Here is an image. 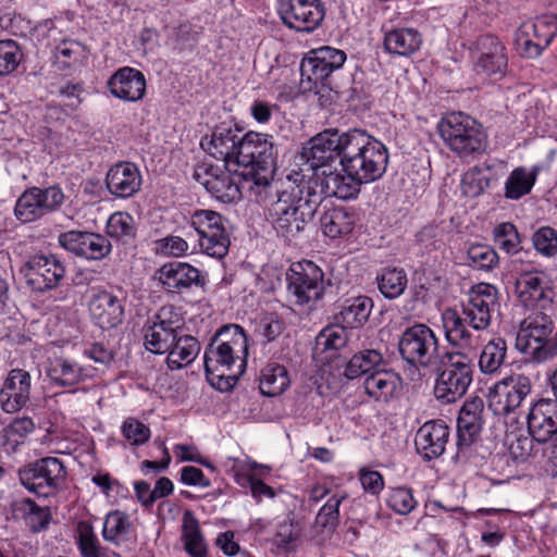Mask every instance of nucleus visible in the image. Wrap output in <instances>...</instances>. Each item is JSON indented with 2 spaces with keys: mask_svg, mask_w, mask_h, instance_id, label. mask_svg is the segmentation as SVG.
<instances>
[{
  "mask_svg": "<svg viewBox=\"0 0 557 557\" xmlns=\"http://www.w3.org/2000/svg\"><path fill=\"white\" fill-rule=\"evenodd\" d=\"M397 349L401 360L416 370H429L441 358L435 332L424 323H414L400 334Z\"/></svg>",
  "mask_w": 557,
  "mask_h": 557,
  "instance_id": "8",
  "label": "nucleus"
},
{
  "mask_svg": "<svg viewBox=\"0 0 557 557\" xmlns=\"http://www.w3.org/2000/svg\"><path fill=\"white\" fill-rule=\"evenodd\" d=\"M131 525L125 512L114 510L106 518L102 536L108 542L116 543L121 535L128 533Z\"/></svg>",
  "mask_w": 557,
  "mask_h": 557,
  "instance_id": "62",
  "label": "nucleus"
},
{
  "mask_svg": "<svg viewBox=\"0 0 557 557\" xmlns=\"http://www.w3.org/2000/svg\"><path fill=\"white\" fill-rule=\"evenodd\" d=\"M375 281L380 293L388 300L399 298L408 285L406 271L403 268L391 265L382 268L376 274Z\"/></svg>",
  "mask_w": 557,
  "mask_h": 557,
  "instance_id": "41",
  "label": "nucleus"
},
{
  "mask_svg": "<svg viewBox=\"0 0 557 557\" xmlns=\"http://www.w3.org/2000/svg\"><path fill=\"white\" fill-rule=\"evenodd\" d=\"M190 225L201 238L215 231H221V227L224 226V218L216 211L198 209L190 215Z\"/></svg>",
  "mask_w": 557,
  "mask_h": 557,
  "instance_id": "56",
  "label": "nucleus"
},
{
  "mask_svg": "<svg viewBox=\"0 0 557 557\" xmlns=\"http://www.w3.org/2000/svg\"><path fill=\"white\" fill-rule=\"evenodd\" d=\"M437 132L446 146L461 157L481 154L488 146L483 125L461 112L446 114L437 124Z\"/></svg>",
  "mask_w": 557,
  "mask_h": 557,
  "instance_id": "6",
  "label": "nucleus"
},
{
  "mask_svg": "<svg viewBox=\"0 0 557 557\" xmlns=\"http://www.w3.org/2000/svg\"><path fill=\"white\" fill-rule=\"evenodd\" d=\"M121 433L131 446L136 447L146 444L151 436L149 426L134 417H128L124 420Z\"/></svg>",
  "mask_w": 557,
  "mask_h": 557,
  "instance_id": "63",
  "label": "nucleus"
},
{
  "mask_svg": "<svg viewBox=\"0 0 557 557\" xmlns=\"http://www.w3.org/2000/svg\"><path fill=\"white\" fill-rule=\"evenodd\" d=\"M220 345L228 346L231 350L240 360V371L243 373L247 367L249 355L248 335L244 327L239 324L228 323L216 330L212 336Z\"/></svg>",
  "mask_w": 557,
  "mask_h": 557,
  "instance_id": "32",
  "label": "nucleus"
},
{
  "mask_svg": "<svg viewBox=\"0 0 557 557\" xmlns=\"http://www.w3.org/2000/svg\"><path fill=\"white\" fill-rule=\"evenodd\" d=\"M67 472L57 457H45L18 470L21 484L38 497L57 494L64 485Z\"/></svg>",
  "mask_w": 557,
  "mask_h": 557,
  "instance_id": "10",
  "label": "nucleus"
},
{
  "mask_svg": "<svg viewBox=\"0 0 557 557\" xmlns=\"http://www.w3.org/2000/svg\"><path fill=\"white\" fill-rule=\"evenodd\" d=\"M347 327L337 324L324 327L317 336V346L322 348V351L338 350L347 344Z\"/></svg>",
  "mask_w": 557,
  "mask_h": 557,
  "instance_id": "61",
  "label": "nucleus"
},
{
  "mask_svg": "<svg viewBox=\"0 0 557 557\" xmlns=\"http://www.w3.org/2000/svg\"><path fill=\"white\" fill-rule=\"evenodd\" d=\"M236 359L238 357L228 346L220 345L211 337L203 354L205 374L210 375L212 372H219L220 370H230Z\"/></svg>",
  "mask_w": 557,
  "mask_h": 557,
  "instance_id": "48",
  "label": "nucleus"
},
{
  "mask_svg": "<svg viewBox=\"0 0 557 557\" xmlns=\"http://www.w3.org/2000/svg\"><path fill=\"white\" fill-rule=\"evenodd\" d=\"M539 172L537 166H533L530 171L524 166L515 168L505 182V198L519 200L529 195L536 182Z\"/></svg>",
  "mask_w": 557,
  "mask_h": 557,
  "instance_id": "42",
  "label": "nucleus"
},
{
  "mask_svg": "<svg viewBox=\"0 0 557 557\" xmlns=\"http://www.w3.org/2000/svg\"><path fill=\"white\" fill-rule=\"evenodd\" d=\"M468 265L476 271L492 272L499 267V255L487 244L473 243L467 249Z\"/></svg>",
  "mask_w": 557,
  "mask_h": 557,
  "instance_id": "50",
  "label": "nucleus"
},
{
  "mask_svg": "<svg viewBox=\"0 0 557 557\" xmlns=\"http://www.w3.org/2000/svg\"><path fill=\"white\" fill-rule=\"evenodd\" d=\"M166 294H182L197 287L206 292L207 274L188 262L170 261L161 265L154 274Z\"/></svg>",
  "mask_w": 557,
  "mask_h": 557,
  "instance_id": "19",
  "label": "nucleus"
},
{
  "mask_svg": "<svg viewBox=\"0 0 557 557\" xmlns=\"http://www.w3.org/2000/svg\"><path fill=\"white\" fill-rule=\"evenodd\" d=\"M492 180V176L481 173L479 166H472L462 176V194L469 198H478L491 187Z\"/></svg>",
  "mask_w": 557,
  "mask_h": 557,
  "instance_id": "59",
  "label": "nucleus"
},
{
  "mask_svg": "<svg viewBox=\"0 0 557 557\" xmlns=\"http://www.w3.org/2000/svg\"><path fill=\"white\" fill-rule=\"evenodd\" d=\"M59 245L74 255L89 261H101L112 252L111 240L100 233L91 231L71 230L58 236Z\"/></svg>",
  "mask_w": 557,
  "mask_h": 557,
  "instance_id": "20",
  "label": "nucleus"
},
{
  "mask_svg": "<svg viewBox=\"0 0 557 557\" xmlns=\"http://www.w3.org/2000/svg\"><path fill=\"white\" fill-rule=\"evenodd\" d=\"M300 154L312 170L337 161L343 173L374 182L386 172L389 158L386 146L360 128H326L304 144Z\"/></svg>",
  "mask_w": 557,
  "mask_h": 557,
  "instance_id": "1",
  "label": "nucleus"
},
{
  "mask_svg": "<svg viewBox=\"0 0 557 557\" xmlns=\"http://www.w3.org/2000/svg\"><path fill=\"white\" fill-rule=\"evenodd\" d=\"M21 273L33 292L44 294L61 285L66 269L54 255L36 253L25 261Z\"/></svg>",
  "mask_w": 557,
  "mask_h": 557,
  "instance_id": "15",
  "label": "nucleus"
},
{
  "mask_svg": "<svg viewBox=\"0 0 557 557\" xmlns=\"http://www.w3.org/2000/svg\"><path fill=\"white\" fill-rule=\"evenodd\" d=\"M76 545L82 557H104L90 521L81 520L76 524Z\"/></svg>",
  "mask_w": 557,
  "mask_h": 557,
  "instance_id": "53",
  "label": "nucleus"
},
{
  "mask_svg": "<svg viewBox=\"0 0 557 557\" xmlns=\"http://www.w3.org/2000/svg\"><path fill=\"white\" fill-rule=\"evenodd\" d=\"M527 29L531 30V36L536 39L545 50L557 35V15L542 14L533 21L524 22Z\"/></svg>",
  "mask_w": 557,
  "mask_h": 557,
  "instance_id": "54",
  "label": "nucleus"
},
{
  "mask_svg": "<svg viewBox=\"0 0 557 557\" xmlns=\"http://www.w3.org/2000/svg\"><path fill=\"white\" fill-rule=\"evenodd\" d=\"M555 322L546 312L523 320L516 337V348L533 362H545L557 356Z\"/></svg>",
  "mask_w": 557,
  "mask_h": 557,
  "instance_id": "7",
  "label": "nucleus"
},
{
  "mask_svg": "<svg viewBox=\"0 0 557 557\" xmlns=\"http://www.w3.org/2000/svg\"><path fill=\"white\" fill-rule=\"evenodd\" d=\"M85 369L77 363L59 357L50 362L47 375L51 382L60 387H72L85 381Z\"/></svg>",
  "mask_w": 557,
  "mask_h": 557,
  "instance_id": "38",
  "label": "nucleus"
},
{
  "mask_svg": "<svg viewBox=\"0 0 557 557\" xmlns=\"http://www.w3.org/2000/svg\"><path fill=\"white\" fill-rule=\"evenodd\" d=\"M532 388L530 376L511 373L488 388L487 407L494 416L506 418L522 405Z\"/></svg>",
  "mask_w": 557,
  "mask_h": 557,
  "instance_id": "11",
  "label": "nucleus"
},
{
  "mask_svg": "<svg viewBox=\"0 0 557 557\" xmlns=\"http://www.w3.org/2000/svg\"><path fill=\"white\" fill-rule=\"evenodd\" d=\"M85 58L83 44L64 39L55 47L53 64L59 71L66 72L79 66Z\"/></svg>",
  "mask_w": 557,
  "mask_h": 557,
  "instance_id": "49",
  "label": "nucleus"
},
{
  "mask_svg": "<svg viewBox=\"0 0 557 557\" xmlns=\"http://www.w3.org/2000/svg\"><path fill=\"white\" fill-rule=\"evenodd\" d=\"M32 377L21 368L12 369L0 388V406L7 413H15L30 399Z\"/></svg>",
  "mask_w": 557,
  "mask_h": 557,
  "instance_id": "24",
  "label": "nucleus"
},
{
  "mask_svg": "<svg viewBox=\"0 0 557 557\" xmlns=\"http://www.w3.org/2000/svg\"><path fill=\"white\" fill-rule=\"evenodd\" d=\"M290 385L287 369L277 362H268L260 371L259 389L263 396L276 397L282 395Z\"/></svg>",
  "mask_w": 557,
  "mask_h": 557,
  "instance_id": "36",
  "label": "nucleus"
},
{
  "mask_svg": "<svg viewBox=\"0 0 557 557\" xmlns=\"http://www.w3.org/2000/svg\"><path fill=\"white\" fill-rule=\"evenodd\" d=\"M88 311L95 325L109 331L122 324L125 309L117 296L106 289H98L90 296Z\"/></svg>",
  "mask_w": 557,
  "mask_h": 557,
  "instance_id": "23",
  "label": "nucleus"
},
{
  "mask_svg": "<svg viewBox=\"0 0 557 557\" xmlns=\"http://www.w3.org/2000/svg\"><path fill=\"white\" fill-rule=\"evenodd\" d=\"M282 23L299 33H312L323 22L325 7L321 0H277Z\"/></svg>",
  "mask_w": 557,
  "mask_h": 557,
  "instance_id": "17",
  "label": "nucleus"
},
{
  "mask_svg": "<svg viewBox=\"0 0 557 557\" xmlns=\"http://www.w3.org/2000/svg\"><path fill=\"white\" fill-rule=\"evenodd\" d=\"M373 300L368 296H357L346 299L341 310L334 315V321L349 330L360 329L369 320Z\"/></svg>",
  "mask_w": 557,
  "mask_h": 557,
  "instance_id": "29",
  "label": "nucleus"
},
{
  "mask_svg": "<svg viewBox=\"0 0 557 557\" xmlns=\"http://www.w3.org/2000/svg\"><path fill=\"white\" fill-rule=\"evenodd\" d=\"M230 245L231 239L225 226H222L221 231H215L199 238L201 251L216 259H222L228 253Z\"/></svg>",
  "mask_w": 557,
  "mask_h": 557,
  "instance_id": "58",
  "label": "nucleus"
},
{
  "mask_svg": "<svg viewBox=\"0 0 557 557\" xmlns=\"http://www.w3.org/2000/svg\"><path fill=\"white\" fill-rule=\"evenodd\" d=\"M527 420L528 434L539 444H546L557 435V401L540 398L529 408Z\"/></svg>",
  "mask_w": 557,
  "mask_h": 557,
  "instance_id": "22",
  "label": "nucleus"
},
{
  "mask_svg": "<svg viewBox=\"0 0 557 557\" xmlns=\"http://www.w3.org/2000/svg\"><path fill=\"white\" fill-rule=\"evenodd\" d=\"M445 336L451 346H470L473 342V333L468 330V320L456 309H447L443 314Z\"/></svg>",
  "mask_w": 557,
  "mask_h": 557,
  "instance_id": "44",
  "label": "nucleus"
},
{
  "mask_svg": "<svg viewBox=\"0 0 557 557\" xmlns=\"http://www.w3.org/2000/svg\"><path fill=\"white\" fill-rule=\"evenodd\" d=\"M22 59V49L15 40H0V76L9 75L15 71Z\"/></svg>",
  "mask_w": 557,
  "mask_h": 557,
  "instance_id": "60",
  "label": "nucleus"
},
{
  "mask_svg": "<svg viewBox=\"0 0 557 557\" xmlns=\"http://www.w3.org/2000/svg\"><path fill=\"white\" fill-rule=\"evenodd\" d=\"M386 505L394 512L407 516L418 505L413 496V490L408 486L391 487L386 497Z\"/></svg>",
  "mask_w": 557,
  "mask_h": 557,
  "instance_id": "57",
  "label": "nucleus"
},
{
  "mask_svg": "<svg viewBox=\"0 0 557 557\" xmlns=\"http://www.w3.org/2000/svg\"><path fill=\"white\" fill-rule=\"evenodd\" d=\"M532 245L536 252L553 257L557 253V231L550 226H541L532 235Z\"/></svg>",
  "mask_w": 557,
  "mask_h": 557,
  "instance_id": "64",
  "label": "nucleus"
},
{
  "mask_svg": "<svg viewBox=\"0 0 557 557\" xmlns=\"http://www.w3.org/2000/svg\"><path fill=\"white\" fill-rule=\"evenodd\" d=\"M421 45L422 36L414 28H393L384 34L383 47L389 54L410 57L420 49Z\"/></svg>",
  "mask_w": 557,
  "mask_h": 557,
  "instance_id": "30",
  "label": "nucleus"
},
{
  "mask_svg": "<svg viewBox=\"0 0 557 557\" xmlns=\"http://www.w3.org/2000/svg\"><path fill=\"white\" fill-rule=\"evenodd\" d=\"M111 95L117 99L136 102L146 94V77L144 73L131 66L115 71L107 82Z\"/></svg>",
  "mask_w": 557,
  "mask_h": 557,
  "instance_id": "27",
  "label": "nucleus"
},
{
  "mask_svg": "<svg viewBox=\"0 0 557 557\" xmlns=\"http://www.w3.org/2000/svg\"><path fill=\"white\" fill-rule=\"evenodd\" d=\"M450 435L449 426L443 420H431L419 428L414 438L416 449L423 460L441 457Z\"/></svg>",
  "mask_w": 557,
  "mask_h": 557,
  "instance_id": "25",
  "label": "nucleus"
},
{
  "mask_svg": "<svg viewBox=\"0 0 557 557\" xmlns=\"http://www.w3.org/2000/svg\"><path fill=\"white\" fill-rule=\"evenodd\" d=\"M301 536V523L295 519L294 513H289L277 524L272 543L280 553L289 554L297 549Z\"/></svg>",
  "mask_w": 557,
  "mask_h": 557,
  "instance_id": "45",
  "label": "nucleus"
},
{
  "mask_svg": "<svg viewBox=\"0 0 557 557\" xmlns=\"http://www.w3.org/2000/svg\"><path fill=\"white\" fill-rule=\"evenodd\" d=\"M347 60L344 50L322 46L308 51L300 61V88L304 92L318 96L321 108H329L336 102L338 84L333 74L343 67Z\"/></svg>",
  "mask_w": 557,
  "mask_h": 557,
  "instance_id": "3",
  "label": "nucleus"
},
{
  "mask_svg": "<svg viewBox=\"0 0 557 557\" xmlns=\"http://www.w3.org/2000/svg\"><path fill=\"white\" fill-rule=\"evenodd\" d=\"M243 128L234 121L227 120L214 125L210 135L201 137V148L216 160L224 162V168L234 162Z\"/></svg>",
  "mask_w": 557,
  "mask_h": 557,
  "instance_id": "21",
  "label": "nucleus"
},
{
  "mask_svg": "<svg viewBox=\"0 0 557 557\" xmlns=\"http://www.w3.org/2000/svg\"><path fill=\"white\" fill-rule=\"evenodd\" d=\"M14 513L21 516L33 533L46 530L51 520L48 507H40L34 499L27 497L12 504Z\"/></svg>",
  "mask_w": 557,
  "mask_h": 557,
  "instance_id": "39",
  "label": "nucleus"
},
{
  "mask_svg": "<svg viewBox=\"0 0 557 557\" xmlns=\"http://www.w3.org/2000/svg\"><path fill=\"white\" fill-rule=\"evenodd\" d=\"M357 223V214L352 208L332 206L325 208L320 218L321 230L332 239L349 236Z\"/></svg>",
  "mask_w": 557,
  "mask_h": 557,
  "instance_id": "28",
  "label": "nucleus"
},
{
  "mask_svg": "<svg viewBox=\"0 0 557 557\" xmlns=\"http://www.w3.org/2000/svg\"><path fill=\"white\" fill-rule=\"evenodd\" d=\"M286 289L296 306L315 304L325 294L324 272L308 259L293 262L286 271Z\"/></svg>",
  "mask_w": 557,
  "mask_h": 557,
  "instance_id": "9",
  "label": "nucleus"
},
{
  "mask_svg": "<svg viewBox=\"0 0 557 557\" xmlns=\"http://www.w3.org/2000/svg\"><path fill=\"white\" fill-rule=\"evenodd\" d=\"M432 369L436 373L434 395L442 404L462 398L473 381V360L459 350L444 351Z\"/></svg>",
  "mask_w": 557,
  "mask_h": 557,
  "instance_id": "5",
  "label": "nucleus"
},
{
  "mask_svg": "<svg viewBox=\"0 0 557 557\" xmlns=\"http://www.w3.org/2000/svg\"><path fill=\"white\" fill-rule=\"evenodd\" d=\"M276 157L272 135L249 131L240 136L234 162L243 168L239 176L244 183L267 187L276 168Z\"/></svg>",
  "mask_w": 557,
  "mask_h": 557,
  "instance_id": "4",
  "label": "nucleus"
},
{
  "mask_svg": "<svg viewBox=\"0 0 557 557\" xmlns=\"http://www.w3.org/2000/svg\"><path fill=\"white\" fill-rule=\"evenodd\" d=\"M478 74L496 81L504 78L508 71V51L505 44L493 34L476 37L470 49Z\"/></svg>",
  "mask_w": 557,
  "mask_h": 557,
  "instance_id": "16",
  "label": "nucleus"
},
{
  "mask_svg": "<svg viewBox=\"0 0 557 557\" xmlns=\"http://www.w3.org/2000/svg\"><path fill=\"white\" fill-rule=\"evenodd\" d=\"M513 263H520V275L515 283V290L520 302L527 308H545V304L553 301L552 281L543 271L535 268V263L524 259H513Z\"/></svg>",
  "mask_w": 557,
  "mask_h": 557,
  "instance_id": "13",
  "label": "nucleus"
},
{
  "mask_svg": "<svg viewBox=\"0 0 557 557\" xmlns=\"http://www.w3.org/2000/svg\"><path fill=\"white\" fill-rule=\"evenodd\" d=\"M364 391L369 397L375 401H389L397 388L396 380L391 371L384 368L366 377Z\"/></svg>",
  "mask_w": 557,
  "mask_h": 557,
  "instance_id": "47",
  "label": "nucleus"
},
{
  "mask_svg": "<svg viewBox=\"0 0 557 557\" xmlns=\"http://www.w3.org/2000/svg\"><path fill=\"white\" fill-rule=\"evenodd\" d=\"M320 182L323 184L322 180ZM372 182L367 177H355L354 173H330L325 181L326 190L322 188V195H332L342 200L354 199L360 193L361 185Z\"/></svg>",
  "mask_w": 557,
  "mask_h": 557,
  "instance_id": "35",
  "label": "nucleus"
},
{
  "mask_svg": "<svg viewBox=\"0 0 557 557\" xmlns=\"http://www.w3.org/2000/svg\"><path fill=\"white\" fill-rule=\"evenodd\" d=\"M106 234L122 245L131 244L137 236V225L132 214L125 211L113 212L106 224Z\"/></svg>",
  "mask_w": 557,
  "mask_h": 557,
  "instance_id": "46",
  "label": "nucleus"
},
{
  "mask_svg": "<svg viewBox=\"0 0 557 557\" xmlns=\"http://www.w3.org/2000/svg\"><path fill=\"white\" fill-rule=\"evenodd\" d=\"M492 240L499 250L513 259H524L522 255H530V249L522 246L523 235L512 222H502L492 231Z\"/></svg>",
  "mask_w": 557,
  "mask_h": 557,
  "instance_id": "34",
  "label": "nucleus"
},
{
  "mask_svg": "<svg viewBox=\"0 0 557 557\" xmlns=\"http://www.w3.org/2000/svg\"><path fill=\"white\" fill-rule=\"evenodd\" d=\"M322 200L319 176L294 171L276 190V200L268 208V221L278 237L297 245L305 237Z\"/></svg>",
  "mask_w": 557,
  "mask_h": 557,
  "instance_id": "2",
  "label": "nucleus"
},
{
  "mask_svg": "<svg viewBox=\"0 0 557 557\" xmlns=\"http://www.w3.org/2000/svg\"><path fill=\"white\" fill-rule=\"evenodd\" d=\"M64 201L65 195L58 184L45 188L33 186L17 198L14 214L22 223L35 222L60 210Z\"/></svg>",
  "mask_w": 557,
  "mask_h": 557,
  "instance_id": "12",
  "label": "nucleus"
},
{
  "mask_svg": "<svg viewBox=\"0 0 557 557\" xmlns=\"http://www.w3.org/2000/svg\"><path fill=\"white\" fill-rule=\"evenodd\" d=\"M484 400L479 396L469 397L461 406L457 418V461L469 462L472 447L484 424Z\"/></svg>",
  "mask_w": 557,
  "mask_h": 557,
  "instance_id": "14",
  "label": "nucleus"
},
{
  "mask_svg": "<svg viewBox=\"0 0 557 557\" xmlns=\"http://www.w3.org/2000/svg\"><path fill=\"white\" fill-rule=\"evenodd\" d=\"M106 186L109 193L116 198L133 197L141 187L139 168L131 161H120L113 164L107 172Z\"/></svg>",
  "mask_w": 557,
  "mask_h": 557,
  "instance_id": "26",
  "label": "nucleus"
},
{
  "mask_svg": "<svg viewBox=\"0 0 557 557\" xmlns=\"http://www.w3.org/2000/svg\"><path fill=\"white\" fill-rule=\"evenodd\" d=\"M507 343L503 337L490 339L482 348L479 356V369L485 375L499 372L507 359Z\"/></svg>",
  "mask_w": 557,
  "mask_h": 557,
  "instance_id": "43",
  "label": "nucleus"
},
{
  "mask_svg": "<svg viewBox=\"0 0 557 557\" xmlns=\"http://www.w3.org/2000/svg\"><path fill=\"white\" fill-rule=\"evenodd\" d=\"M144 331L145 348L154 355L165 354L178 336V334L163 329L152 322L149 324V321L145 325Z\"/></svg>",
  "mask_w": 557,
  "mask_h": 557,
  "instance_id": "52",
  "label": "nucleus"
},
{
  "mask_svg": "<svg viewBox=\"0 0 557 557\" xmlns=\"http://www.w3.org/2000/svg\"><path fill=\"white\" fill-rule=\"evenodd\" d=\"M182 541L190 557H207L208 547L200 524L193 511L183 513Z\"/></svg>",
  "mask_w": 557,
  "mask_h": 557,
  "instance_id": "37",
  "label": "nucleus"
},
{
  "mask_svg": "<svg viewBox=\"0 0 557 557\" xmlns=\"http://www.w3.org/2000/svg\"><path fill=\"white\" fill-rule=\"evenodd\" d=\"M199 37L200 32L191 23L183 22L173 28L169 42L174 53L183 55L197 49Z\"/></svg>",
  "mask_w": 557,
  "mask_h": 557,
  "instance_id": "51",
  "label": "nucleus"
},
{
  "mask_svg": "<svg viewBox=\"0 0 557 557\" xmlns=\"http://www.w3.org/2000/svg\"><path fill=\"white\" fill-rule=\"evenodd\" d=\"M385 367L382 352L379 349L367 348L356 352L344 369V376L348 380H355L362 375L366 377Z\"/></svg>",
  "mask_w": 557,
  "mask_h": 557,
  "instance_id": "33",
  "label": "nucleus"
},
{
  "mask_svg": "<svg viewBox=\"0 0 557 557\" xmlns=\"http://www.w3.org/2000/svg\"><path fill=\"white\" fill-rule=\"evenodd\" d=\"M200 351L199 341L191 335H178L166 351V363L171 370H180L190 364Z\"/></svg>",
  "mask_w": 557,
  "mask_h": 557,
  "instance_id": "40",
  "label": "nucleus"
},
{
  "mask_svg": "<svg viewBox=\"0 0 557 557\" xmlns=\"http://www.w3.org/2000/svg\"><path fill=\"white\" fill-rule=\"evenodd\" d=\"M346 498V493L331 496L318 511L315 525L322 531L334 532L339 524V506Z\"/></svg>",
  "mask_w": 557,
  "mask_h": 557,
  "instance_id": "55",
  "label": "nucleus"
},
{
  "mask_svg": "<svg viewBox=\"0 0 557 557\" xmlns=\"http://www.w3.org/2000/svg\"><path fill=\"white\" fill-rule=\"evenodd\" d=\"M498 305V289L490 283L472 285L468 299L461 304V312L468 325L474 331H484L491 325L492 311Z\"/></svg>",
  "mask_w": 557,
  "mask_h": 557,
  "instance_id": "18",
  "label": "nucleus"
},
{
  "mask_svg": "<svg viewBox=\"0 0 557 557\" xmlns=\"http://www.w3.org/2000/svg\"><path fill=\"white\" fill-rule=\"evenodd\" d=\"M193 176L198 183L203 185L209 194L224 203L233 202L242 197L240 182L235 180V176L240 177L239 174L233 175L226 172L218 177L202 180L201 172L195 170Z\"/></svg>",
  "mask_w": 557,
  "mask_h": 557,
  "instance_id": "31",
  "label": "nucleus"
}]
</instances>
